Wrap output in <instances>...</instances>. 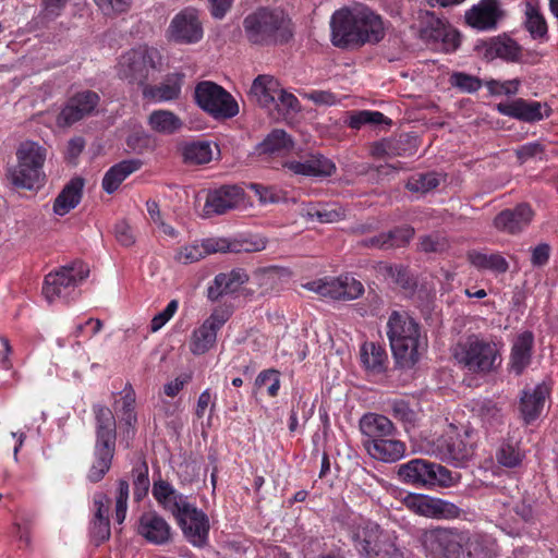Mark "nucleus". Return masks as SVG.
<instances>
[{"label": "nucleus", "mask_w": 558, "mask_h": 558, "mask_svg": "<svg viewBox=\"0 0 558 558\" xmlns=\"http://www.w3.org/2000/svg\"><path fill=\"white\" fill-rule=\"evenodd\" d=\"M151 494L158 505L175 518L189 543L195 547L207 544L210 527L208 517L191 504L187 496L161 477L154 481Z\"/></svg>", "instance_id": "f257e3e1"}, {"label": "nucleus", "mask_w": 558, "mask_h": 558, "mask_svg": "<svg viewBox=\"0 0 558 558\" xmlns=\"http://www.w3.org/2000/svg\"><path fill=\"white\" fill-rule=\"evenodd\" d=\"M95 416L94 462L87 472L90 483L100 482L109 472L116 452L117 421L112 411L100 403L93 405Z\"/></svg>", "instance_id": "f03ea898"}, {"label": "nucleus", "mask_w": 558, "mask_h": 558, "mask_svg": "<svg viewBox=\"0 0 558 558\" xmlns=\"http://www.w3.org/2000/svg\"><path fill=\"white\" fill-rule=\"evenodd\" d=\"M246 39L254 45L269 46L287 43L292 37L290 19L280 10L258 9L243 20Z\"/></svg>", "instance_id": "7ed1b4c3"}, {"label": "nucleus", "mask_w": 558, "mask_h": 558, "mask_svg": "<svg viewBox=\"0 0 558 558\" xmlns=\"http://www.w3.org/2000/svg\"><path fill=\"white\" fill-rule=\"evenodd\" d=\"M350 538L360 558H405L397 538L375 522L363 521L354 527Z\"/></svg>", "instance_id": "20e7f679"}, {"label": "nucleus", "mask_w": 558, "mask_h": 558, "mask_svg": "<svg viewBox=\"0 0 558 558\" xmlns=\"http://www.w3.org/2000/svg\"><path fill=\"white\" fill-rule=\"evenodd\" d=\"M17 165L8 168L10 183L20 189L32 190L43 177L46 149L36 142L25 141L16 149Z\"/></svg>", "instance_id": "39448f33"}, {"label": "nucleus", "mask_w": 558, "mask_h": 558, "mask_svg": "<svg viewBox=\"0 0 558 558\" xmlns=\"http://www.w3.org/2000/svg\"><path fill=\"white\" fill-rule=\"evenodd\" d=\"M397 474L401 482L422 487H450L460 478L459 473L425 459H412L399 465Z\"/></svg>", "instance_id": "423d86ee"}, {"label": "nucleus", "mask_w": 558, "mask_h": 558, "mask_svg": "<svg viewBox=\"0 0 558 558\" xmlns=\"http://www.w3.org/2000/svg\"><path fill=\"white\" fill-rule=\"evenodd\" d=\"M89 270L82 262H74L46 276L43 294L49 303L69 302L78 295V286L88 277Z\"/></svg>", "instance_id": "0eeeda50"}, {"label": "nucleus", "mask_w": 558, "mask_h": 558, "mask_svg": "<svg viewBox=\"0 0 558 558\" xmlns=\"http://www.w3.org/2000/svg\"><path fill=\"white\" fill-rule=\"evenodd\" d=\"M265 248L264 242H251V241H229L222 238H211L202 241L201 243L194 242L192 244L180 247L175 255V262L189 265L196 263L206 256L214 253H241V252H258Z\"/></svg>", "instance_id": "6e6552de"}, {"label": "nucleus", "mask_w": 558, "mask_h": 558, "mask_svg": "<svg viewBox=\"0 0 558 558\" xmlns=\"http://www.w3.org/2000/svg\"><path fill=\"white\" fill-rule=\"evenodd\" d=\"M160 53L156 48L140 46L123 53L116 66L121 80L144 85L151 71L160 64Z\"/></svg>", "instance_id": "1a4fd4ad"}, {"label": "nucleus", "mask_w": 558, "mask_h": 558, "mask_svg": "<svg viewBox=\"0 0 558 558\" xmlns=\"http://www.w3.org/2000/svg\"><path fill=\"white\" fill-rule=\"evenodd\" d=\"M463 533V529L454 526H434L422 532L420 542L432 558H459Z\"/></svg>", "instance_id": "9d476101"}, {"label": "nucleus", "mask_w": 558, "mask_h": 558, "mask_svg": "<svg viewBox=\"0 0 558 558\" xmlns=\"http://www.w3.org/2000/svg\"><path fill=\"white\" fill-rule=\"evenodd\" d=\"M194 99L199 108L216 119H229L239 113V106L231 94L210 81L196 85Z\"/></svg>", "instance_id": "9b49d317"}, {"label": "nucleus", "mask_w": 558, "mask_h": 558, "mask_svg": "<svg viewBox=\"0 0 558 558\" xmlns=\"http://www.w3.org/2000/svg\"><path fill=\"white\" fill-rule=\"evenodd\" d=\"M473 434V429L470 428L463 432L451 428L437 440L436 456L454 466H464L474 454Z\"/></svg>", "instance_id": "f8f14e48"}, {"label": "nucleus", "mask_w": 558, "mask_h": 558, "mask_svg": "<svg viewBox=\"0 0 558 558\" xmlns=\"http://www.w3.org/2000/svg\"><path fill=\"white\" fill-rule=\"evenodd\" d=\"M390 349H422L427 340L420 325L407 313L393 311L387 322Z\"/></svg>", "instance_id": "ddd939ff"}, {"label": "nucleus", "mask_w": 558, "mask_h": 558, "mask_svg": "<svg viewBox=\"0 0 558 558\" xmlns=\"http://www.w3.org/2000/svg\"><path fill=\"white\" fill-rule=\"evenodd\" d=\"M403 505L417 515L436 520H454L463 514L456 504L423 494H407Z\"/></svg>", "instance_id": "4468645a"}, {"label": "nucleus", "mask_w": 558, "mask_h": 558, "mask_svg": "<svg viewBox=\"0 0 558 558\" xmlns=\"http://www.w3.org/2000/svg\"><path fill=\"white\" fill-rule=\"evenodd\" d=\"M303 287L330 300L351 301L364 293L362 282L348 275L310 281Z\"/></svg>", "instance_id": "2eb2a0df"}, {"label": "nucleus", "mask_w": 558, "mask_h": 558, "mask_svg": "<svg viewBox=\"0 0 558 558\" xmlns=\"http://www.w3.org/2000/svg\"><path fill=\"white\" fill-rule=\"evenodd\" d=\"M357 7L337 10L330 19L331 43L338 48L361 47Z\"/></svg>", "instance_id": "dca6fc26"}, {"label": "nucleus", "mask_w": 558, "mask_h": 558, "mask_svg": "<svg viewBox=\"0 0 558 558\" xmlns=\"http://www.w3.org/2000/svg\"><path fill=\"white\" fill-rule=\"evenodd\" d=\"M505 16L501 0H480L464 14L466 24L481 32L495 31Z\"/></svg>", "instance_id": "f3484780"}, {"label": "nucleus", "mask_w": 558, "mask_h": 558, "mask_svg": "<svg viewBox=\"0 0 558 558\" xmlns=\"http://www.w3.org/2000/svg\"><path fill=\"white\" fill-rule=\"evenodd\" d=\"M99 99L98 94L92 90L75 94L68 100L58 116V124L60 126H70L90 116L98 106Z\"/></svg>", "instance_id": "a211bd4d"}, {"label": "nucleus", "mask_w": 558, "mask_h": 558, "mask_svg": "<svg viewBox=\"0 0 558 558\" xmlns=\"http://www.w3.org/2000/svg\"><path fill=\"white\" fill-rule=\"evenodd\" d=\"M171 39L181 44H194L202 39L203 27L195 9L187 8L178 13L169 26Z\"/></svg>", "instance_id": "6ab92c4d"}, {"label": "nucleus", "mask_w": 558, "mask_h": 558, "mask_svg": "<svg viewBox=\"0 0 558 558\" xmlns=\"http://www.w3.org/2000/svg\"><path fill=\"white\" fill-rule=\"evenodd\" d=\"M244 198L243 190L235 185H225L208 192L203 208L204 217L223 215L238 207Z\"/></svg>", "instance_id": "aec40b11"}, {"label": "nucleus", "mask_w": 558, "mask_h": 558, "mask_svg": "<svg viewBox=\"0 0 558 558\" xmlns=\"http://www.w3.org/2000/svg\"><path fill=\"white\" fill-rule=\"evenodd\" d=\"M549 395L550 389L545 383L526 387L521 391L519 412L524 424L530 425L542 415Z\"/></svg>", "instance_id": "412c9836"}, {"label": "nucleus", "mask_w": 558, "mask_h": 558, "mask_svg": "<svg viewBox=\"0 0 558 558\" xmlns=\"http://www.w3.org/2000/svg\"><path fill=\"white\" fill-rule=\"evenodd\" d=\"M232 315L230 306L217 307L210 316L193 333V340L197 349H209L216 343L217 331L228 322Z\"/></svg>", "instance_id": "4be33fe9"}, {"label": "nucleus", "mask_w": 558, "mask_h": 558, "mask_svg": "<svg viewBox=\"0 0 558 558\" xmlns=\"http://www.w3.org/2000/svg\"><path fill=\"white\" fill-rule=\"evenodd\" d=\"M137 533L154 545H166L172 538L170 524L155 511L140 517Z\"/></svg>", "instance_id": "5701e85b"}, {"label": "nucleus", "mask_w": 558, "mask_h": 558, "mask_svg": "<svg viewBox=\"0 0 558 558\" xmlns=\"http://www.w3.org/2000/svg\"><path fill=\"white\" fill-rule=\"evenodd\" d=\"M359 427L363 436V447L377 439L398 435L395 424L387 416L377 413L364 414L359 422Z\"/></svg>", "instance_id": "b1692460"}, {"label": "nucleus", "mask_w": 558, "mask_h": 558, "mask_svg": "<svg viewBox=\"0 0 558 558\" xmlns=\"http://www.w3.org/2000/svg\"><path fill=\"white\" fill-rule=\"evenodd\" d=\"M284 167L294 174L305 177H330L335 170V163L322 154H311L304 160L287 161Z\"/></svg>", "instance_id": "393cba45"}, {"label": "nucleus", "mask_w": 558, "mask_h": 558, "mask_svg": "<svg viewBox=\"0 0 558 558\" xmlns=\"http://www.w3.org/2000/svg\"><path fill=\"white\" fill-rule=\"evenodd\" d=\"M497 555L498 548L494 539L464 530L459 558H495Z\"/></svg>", "instance_id": "a878e982"}, {"label": "nucleus", "mask_w": 558, "mask_h": 558, "mask_svg": "<svg viewBox=\"0 0 558 558\" xmlns=\"http://www.w3.org/2000/svg\"><path fill=\"white\" fill-rule=\"evenodd\" d=\"M533 211L527 204H520L517 207L505 209L495 219V227L507 233H518L529 226Z\"/></svg>", "instance_id": "bb28decb"}, {"label": "nucleus", "mask_w": 558, "mask_h": 558, "mask_svg": "<svg viewBox=\"0 0 558 558\" xmlns=\"http://www.w3.org/2000/svg\"><path fill=\"white\" fill-rule=\"evenodd\" d=\"M183 80L184 74L173 73L157 85H144L143 97L154 102L175 100L181 95Z\"/></svg>", "instance_id": "cd10ccee"}, {"label": "nucleus", "mask_w": 558, "mask_h": 558, "mask_svg": "<svg viewBox=\"0 0 558 558\" xmlns=\"http://www.w3.org/2000/svg\"><path fill=\"white\" fill-rule=\"evenodd\" d=\"M359 34L362 37L361 46L377 44L385 37V26L381 17L366 7H357Z\"/></svg>", "instance_id": "c85d7f7f"}, {"label": "nucleus", "mask_w": 558, "mask_h": 558, "mask_svg": "<svg viewBox=\"0 0 558 558\" xmlns=\"http://www.w3.org/2000/svg\"><path fill=\"white\" fill-rule=\"evenodd\" d=\"M248 276L244 269L236 268L229 272L218 274L211 284L208 287L207 295L211 301H217L225 294L234 293L245 282H247Z\"/></svg>", "instance_id": "c756f323"}, {"label": "nucleus", "mask_w": 558, "mask_h": 558, "mask_svg": "<svg viewBox=\"0 0 558 558\" xmlns=\"http://www.w3.org/2000/svg\"><path fill=\"white\" fill-rule=\"evenodd\" d=\"M487 60L500 58L506 61H517L521 56V48L508 36H496L478 46Z\"/></svg>", "instance_id": "7c9ffc66"}, {"label": "nucleus", "mask_w": 558, "mask_h": 558, "mask_svg": "<svg viewBox=\"0 0 558 558\" xmlns=\"http://www.w3.org/2000/svg\"><path fill=\"white\" fill-rule=\"evenodd\" d=\"M367 453L375 460L385 463H393L405 456L407 446L397 436L384 437L364 447Z\"/></svg>", "instance_id": "2f4dec72"}, {"label": "nucleus", "mask_w": 558, "mask_h": 558, "mask_svg": "<svg viewBox=\"0 0 558 558\" xmlns=\"http://www.w3.org/2000/svg\"><path fill=\"white\" fill-rule=\"evenodd\" d=\"M543 106L537 101H527L518 98L513 101L498 104L497 110L511 118H515L525 122H535L547 117L548 113L543 112Z\"/></svg>", "instance_id": "473e14b6"}, {"label": "nucleus", "mask_w": 558, "mask_h": 558, "mask_svg": "<svg viewBox=\"0 0 558 558\" xmlns=\"http://www.w3.org/2000/svg\"><path fill=\"white\" fill-rule=\"evenodd\" d=\"M279 82L270 75H258L251 86L252 97L264 108H270L276 104L279 93Z\"/></svg>", "instance_id": "72a5a7b5"}, {"label": "nucleus", "mask_w": 558, "mask_h": 558, "mask_svg": "<svg viewBox=\"0 0 558 558\" xmlns=\"http://www.w3.org/2000/svg\"><path fill=\"white\" fill-rule=\"evenodd\" d=\"M84 180L82 178L72 179L57 196L53 204V211L59 216H64L71 209L76 207L82 197Z\"/></svg>", "instance_id": "f704fd0d"}, {"label": "nucleus", "mask_w": 558, "mask_h": 558, "mask_svg": "<svg viewBox=\"0 0 558 558\" xmlns=\"http://www.w3.org/2000/svg\"><path fill=\"white\" fill-rule=\"evenodd\" d=\"M498 351H454L456 360L471 372L492 369Z\"/></svg>", "instance_id": "c9c22d12"}, {"label": "nucleus", "mask_w": 558, "mask_h": 558, "mask_svg": "<svg viewBox=\"0 0 558 558\" xmlns=\"http://www.w3.org/2000/svg\"><path fill=\"white\" fill-rule=\"evenodd\" d=\"M141 167L140 160H123L112 166L102 179V189L108 193H114L120 184L133 172L138 170Z\"/></svg>", "instance_id": "e433bc0d"}, {"label": "nucleus", "mask_w": 558, "mask_h": 558, "mask_svg": "<svg viewBox=\"0 0 558 558\" xmlns=\"http://www.w3.org/2000/svg\"><path fill=\"white\" fill-rule=\"evenodd\" d=\"M149 128L160 134H174L183 126L182 120L172 111L158 109L148 116Z\"/></svg>", "instance_id": "4c0bfd02"}, {"label": "nucleus", "mask_w": 558, "mask_h": 558, "mask_svg": "<svg viewBox=\"0 0 558 558\" xmlns=\"http://www.w3.org/2000/svg\"><path fill=\"white\" fill-rule=\"evenodd\" d=\"M524 25L533 39L547 37V22L537 3L527 1L524 9Z\"/></svg>", "instance_id": "58836bf2"}, {"label": "nucleus", "mask_w": 558, "mask_h": 558, "mask_svg": "<svg viewBox=\"0 0 558 558\" xmlns=\"http://www.w3.org/2000/svg\"><path fill=\"white\" fill-rule=\"evenodd\" d=\"M123 392L120 424L125 428L124 433L126 437L133 438L135 435V424L137 422L135 413V391L131 384H126Z\"/></svg>", "instance_id": "ea45409f"}, {"label": "nucleus", "mask_w": 558, "mask_h": 558, "mask_svg": "<svg viewBox=\"0 0 558 558\" xmlns=\"http://www.w3.org/2000/svg\"><path fill=\"white\" fill-rule=\"evenodd\" d=\"M524 456L519 442L508 439L504 441L497 450L496 460L500 465L513 469L522 463Z\"/></svg>", "instance_id": "a19ab883"}, {"label": "nucleus", "mask_w": 558, "mask_h": 558, "mask_svg": "<svg viewBox=\"0 0 558 558\" xmlns=\"http://www.w3.org/2000/svg\"><path fill=\"white\" fill-rule=\"evenodd\" d=\"M287 277L288 271L278 267L263 268L255 274L256 283L263 290V293L277 290Z\"/></svg>", "instance_id": "79ce46f5"}, {"label": "nucleus", "mask_w": 558, "mask_h": 558, "mask_svg": "<svg viewBox=\"0 0 558 558\" xmlns=\"http://www.w3.org/2000/svg\"><path fill=\"white\" fill-rule=\"evenodd\" d=\"M148 474L149 469L145 460L138 461L132 469L133 496L137 502L148 494L150 486Z\"/></svg>", "instance_id": "37998d69"}, {"label": "nucleus", "mask_w": 558, "mask_h": 558, "mask_svg": "<svg viewBox=\"0 0 558 558\" xmlns=\"http://www.w3.org/2000/svg\"><path fill=\"white\" fill-rule=\"evenodd\" d=\"M360 360L368 374L378 375L388 369L387 351H361Z\"/></svg>", "instance_id": "c03bdc74"}, {"label": "nucleus", "mask_w": 558, "mask_h": 558, "mask_svg": "<svg viewBox=\"0 0 558 558\" xmlns=\"http://www.w3.org/2000/svg\"><path fill=\"white\" fill-rule=\"evenodd\" d=\"M292 146L291 137L283 130H274L260 143L259 149L262 153L275 154L289 150Z\"/></svg>", "instance_id": "a18cd8bd"}, {"label": "nucleus", "mask_w": 558, "mask_h": 558, "mask_svg": "<svg viewBox=\"0 0 558 558\" xmlns=\"http://www.w3.org/2000/svg\"><path fill=\"white\" fill-rule=\"evenodd\" d=\"M185 162L194 165L207 163L213 159V150L208 142H193L183 148Z\"/></svg>", "instance_id": "49530a36"}, {"label": "nucleus", "mask_w": 558, "mask_h": 558, "mask_svg": "<svg viewBox=\"0 0 558 558\" xmlns=\"http://www.w3.org/2000/svg\"><path fill=\"white\" fill-rule=\"evenodd\" d=\"M521 495L519 487L515 485L512 488L501 487L496 492V497L492 500L490 507L500 515L510 514V509L515 499Z\"/></svg>", "instance_id": "de8ad7c7"}, {"label": "nucleus", "mask_w": 558, "mask_h": 558, "mask_svg": "<svg viewBox=\"0 0 558 558\" xmlns=\"http://www.w3.org/2000/svg\"><path fill=\"white\" fill-rule=\"evenodd\" d=\"M469 258L477 268L490 269L498 272H506L508 270L507 260L499 254H484L480 252H472Z\"/></svg>", "instance_id": "09e8293b"}, {"label": "nucleus", "mask_w": 558, "mask_h": 558, "mask_svg": "<svg viewBox=\"0 0 558 558\" xmlns=\"http://www.w3.org/2000/svg\"><path fill=\"white\" fill-rule=\"evenodd\" d=\"M439 184V179L436 173H416L413 174L407 182V189L413 193L425 194Z\"/></svg>", "instance_id": "8fccbe9b"}, {"label": "nucleus", "mask_w": 558, "mask_h": 558, "mask_svg": "<svg viewBox=\"0 0 558 558\" xmlns=\"http://www.w3.org/2000/svg\"><path fill=\"white\" fill-rule=\"evenodd\" d=\"M533 505L534 498L526 493H521L512 505L510 512L513 511L521 521L530 523L535 517Z\"/></svg>", "instance_id": "3c124183"}, {"label": "nucleus", "mask_w": 558, "mask_h": 558, "mask_svg": "<svg viewBox=\"0 0 558 558\" xmlns=\"http://www.w3.org/2000/svg\"><path fill=\"white\" fill-rule=\"evenodd\" d=\"M477 413L481 420L495 427L502 423V413L500 408L492 400H484L478 404Z\"/></svg>", "instance_id": "603ef678"}, {"label": "nucleus", "mask_w": 558, "mask_h": 558, "mask_svg": "<svg viewBox=\"0 0 558 558\" xmlns=\"http://www.w3.org/2000/svg\"><path fill=\"white\" fill-rule=\"evenodd\" d=\"M392 416L403 423L405 428L413 426L416 421V413L404 400H392L389 402Z\"/></svg>", "instance_id": "864d4df0"}, {"label": "nucleus", "mask_w": 558, "mask_h": 558, "mask_svg": "<svg viewBox=\"0 0 558 558\" xmlns=\"http://www.w3.org/2000/svg\"><path fill=\"white\" fill-rule=\"evenodd\" d=\"M255 387L266 388L270 397H276L280 388L279 372L274 368L260 372L255 379Z\"/></svg>", "instance_id": "5fc2aeb1"}, {"label": "nucleus", "mask_w": 558, "mask_h": 558, "mask_svg": "<svg viewBox=\"0 0 558 558\" xmlns=\"http://www.w3.org/2000/svg\"><path fill=\"white\" fill-rule=\"evenodd\" d=\"M515 156L521 163L529 160H543L545 158V145L538 141L523 144L515 149Z\"/></svg>", "instance_id": "6e6d98bb"}, {"label": "nucleus", "mask_w": 558, "mask_h": 558, "mask_svg": "<svg viewBox=\"0 0 558 558\" xmlns=\"http://www.w3.org/2000/svg\"><path fill=\"white\" fill-rule=\"evenodd\" d=\"M450 84L463 93H475L482 87V81L471 74L454 72L450 75Z\"/></svg>", "instance_id": "4d7b16f0"}, {"label": "nucleus", "mask_w": 558, "mask_h": 558, "mask_svg": "<svg viewBox=\"0 0 558 558\" xmlns=\"http://www.w3.org/2000/svg\"><path fill=\"white\" fill-rule=\"evenodd\" d=\"M386 120L387 118L379 111L362 110L351 114L348 124L357 130L364 124H380Z\"/></svg>", "instance_id": "13d9d810"}, {"label": "nucleus", "mask_w": 558, "mask_h": 558, "mask_svg": "<svg viewBox=\"0 0 558 558\" xmlns=\"http://www.w3.org/2000/svg\"><path fill=\"white\" fill-rule=\"evenodd\" d=\"M414 233V229L410 226L398 227L386 232V235H389L387 239L388 248L407 245L413 239Z\"/></svg>", "instance_id": "bf43d9fd"}, {"label": "nucleus", "mask_w": 558, "mask_h": 558, "mask_svg": "<svg viewBox=\"0 0 558 558\" xmlns=\"http://www.w3.org/2000/svg\"><path fill=\"white\" fill-rule=\"evenodd\" d=\"M110 521L109 520H92L89 526V536L92 542L99 546L110 538Z\"/></svg>", "instance_id": "052dcab7"}, {"label": "nucleus", "mask_w": 558, "mask_h": 558, "mask_svg": "<svg viewBox=\"0 0 558 558\" xmlns=\"http://www.w3.org/2000/svg\"><path fill=\"white\" fill-rule=\"evenodd\" d=\"M485 85L492 95L510 96V95H514L518 93L520 82H519V80H509V81H504V82L490 80V81H487Z\"/></svg>", "instance_id": "680f3d73"}, {"label": "nucleus", "mask_w": 558, "mask_h": 558, "mask_svg": "<svg viewBox=\"0 0 558 558\" xmlns=\"http://www.w3.org/2000/svg\"><path fill=\"white\" fill-rule=\"evenodd\" d=\"M179 308L178 300H171L166 308L156 314L150 322V331L157 332L160 330L177 313Z\"/></svg>", "instance_id": "e2e57ef3"}, {"label": "nucleus", "mask_w": 558, "mask_h": 558, "mask_svg": "<svg viewBox=\"0 0 558 558\" xmlns=\"http://www.w3.org/2000/svg\"><path fill=\"white\" fill-rule=\"evenodd\" d=\"M250 189L255 193L262 204H274L281 199L279 191L275 187L252 183Z\"/></svg>", "instance_id": "0e129e2a"}, {"label": "nucleus", "mask_w": 558, "mask_h": 558, "mask_svg": "<svg viewBox=\"0 0 558 558\" xmlns=\"http://www.w3.org/2000/svg\"><path fill=\"white\" fill-rule=\"evenodd\" d=\"M299 412H301V418L305 423L310 420L313 408L307 409V402L299 400L296 407L291 410L289 420V430L295 432L299 426Z\"/></svg>", "instance_id": "69168bd1"}, {"label": "nucleus", "mask_w": 558, "mask_h": 558, "mask_svg": "<svg viewBox=\"0 0 558 558\" xmlns=\"http://www.w3.org/2000/svg\"><path fill=\"white\" fill-rule=\"evenodd\" d=\"M308 217L312 220H317L322 223H331L340 220L343 216V214L340 210L337 209H330V208H315L311 211H308Z\"/></svg>", "instance_id": "338daca9"}, {"label": "nucleus", "mask_w": 558, "mask_h": 558, "mask_svg": "<svg viewBox=\"0 0 558 558\" xmlns=\"http://www.w3.org/2000/svg\"><path fill=\"white\" fill-rule=\"evenodd\" d=\"M392 353L396 368H411L420 359V351H392Z\"/></svg>", "instance_id": "774afa93"}]
</instances>
